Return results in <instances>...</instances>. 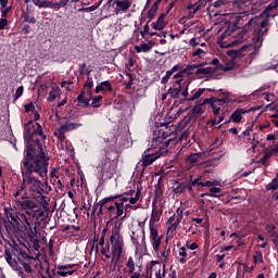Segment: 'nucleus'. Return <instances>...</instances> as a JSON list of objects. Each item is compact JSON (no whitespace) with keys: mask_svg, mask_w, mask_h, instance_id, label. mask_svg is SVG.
<instances>
[{"mask_svg":"<svg viewBox=\"0 0 278 278\" xmlns=\"http://www.w3.org/2000/svg\"><path fill=\"white\" fill-rule=\"evenodd\" d=\"M278 2L275 4H269L266 10L258 16H254L242 27L241 31L236 30V25L228 26L227 29L219 36L218 42L222 47H238L242 45L244 40L251 38V45L249 46V51H252L250 55H257L266 36H268V30L270 29V18H273V10L277 8Z\"/></svg>","mask_w":278,"mask_h":278,"instance_id":"f257e3e1","label":"nucleus"},{"mask_svg":"<svg viewBox=\"0 0 278 278\" xmlns=\"http://www.w3.org/2000/svg\"><path fill=\"white\" fill-rule=\"evenodd\" d=\"M24 138L26 141L27 160L22 165V175H47L49 173V156L42 149V142L47 136L42 131V126L34 121H29L24 127Z\"/></svg>","mask_w":278,"mask_h":278,"instance_id":"f03ea898","label":"nucleus"},{"mask_svg":"<svg viewBox=\"0 0 278 278\" xmlns=\"http://www.w3.org/2000/svg\"><path fill=\"white\" fill-rule=\"evenodd\" d=\"M189 124L190 117H185L172 131L160 130L159 136L151 141L152 148H149L143 152L142 160L137 164L132 175H144L146 166H151L155 160H159L162 155H166V153H168V144L175 142L170 136H177V134L182 129H186V126Z\"/></svg>","mask_w":278,"mask_h":278,"instance_id":"7ed1b4c3","label":"nucleus"},{"mask_svg":"<svg viewBox=\"0 0 278 278\" xmlns=\"http://www.w3.org/2000/svg\"><path fill=\"white\" fill-rule=\"evenodd\" d=\"M121 227H123V222H116L110 237L112 255L110 266L111 268L113 266V270H116V266L121 264V257H123V251L125 249V239L121 235Z\"/></svg>","mask_w":278,"mask_h":278,"instance_id":"20e7f679","label":"nucleus"},{"mask_svg":"<svg viewBox=\"0 0 278 278\" xmlns=\"http://www.w3.org/2000/svg\"><path fill=\"white\" fill-rule=\"evenodd\" d=\"M39 201L42 205V208L37 205L29 217H27L24 213H20L18 220L24 225V229L27 231V233L31 231V225H34V220H40V218L45 217V212H49L48 205L51 201V198L41 197Z\"/></svg>","mask_w":278,"mask_h":278,"instance_id":"39448f33","label":"nucleus"},{"mask_svg":"<svg viewBox=\"0 0 278 278\" xmlns=\"http://www.w3.org/2000/svg\"><path fill=\"white\" fill-rule=\"evenodd\" d=\"M14 198L15 205H17V207H20L22 212H25V216L29 218L31 214H34V211L36 210L38 204L31 201V199L27 198V194L25 193V186H21V189L14 193Z\"/></svg>","mask_w":278,"mask_h":278,"instance_id":"423d86ee","label":"nucleus"},{"mask_svg":"<svg viewBox=\"0 0 278 278\" xmlns=\"http://www.w3.org/2000/svg\"><path fill=\"white\" fill-rule=\"evenodd\" d=\"M24 188H28L31 190V192H36V194H39V199H42V197H47L46 194H49L51 192V187L48 182H42L36 176L31 175H25L23 176V185Z\"/></svg>","mask_w":278,"mask_h":278,"instance_id":"0eeeda50","label":"nucleus"},{"mask_svg":"<svg viewBox=\"0 0 278 278\" xmlns=\"http://www.w3.org/2000/svg\"><path fill=\"white\" fill-rule=\"evenodd\" d=\"M119 199L118 201H115V214L112 217V220H118V218H122V220H125L127 218V207H131V204L127 203V198L125 197H117Z\"/></svg>","mask_w":278,"mask_h":278,"instance_id":"6e6552de","label":"nucleus"},{"mask_svg":"<svg viewBox=\"0 0 278 278\" xmlns=\"http://www.w3.org/2000/svg\"><path fill=\"white\" fill-rule=\"evenodd\" d=\"M190 86V83H184V85H179L178 88H170L168 90V94L173 99H181L184 97V100L186 101V98L188 97V87Z\"/></svg>","mask_w":278,"mask_h":278,"instance_id":"1a4fd4ad","label":"nucleus"},{"mask_svg":"<svg viewBox=\"0 0 278 278\" xmlns=\"http://www.w3.org/2000/svg\"><path fill=\"white\" fill-rule=\"evenodd\" d=\"M150 241L153 247V251L157 253L160 251V244H162V237L155 229V224L150 223Z\"/></svg>","mask_w":278,"mask_h":278,"instance_id":"9d476101","label":"nucleus"},{"mask_svg":"<svg viewBox=\"0 0 278 278\" xmlns=\"http://www.w3.org/2000/svg\"><path fill=\"white\" fill-rule=\"evenodd\" d=\"M21 265L23 266L24 270L20 267H17V271L20 277L22 278H34V269L31 268V264L27 262H21Z\"/></svg>","mask_w":278,"mask_h":278,"instance_id":"9b49d317","label":"nucleus"},{"mask_svg":"<svg viewBox=\"0 0 278 278\" xmlns=\"http://www.w3.org/2000/svg\"><path fill=\"white\" fill-rule=\"evenodd\" d=\"M115 13L121 14V12L126 13L131 8V0H115Z\"/></svg>","mask_w":278,"mask_h":278,"instance_id":"f8f14e48","label":"nucleus"},{"mask_svg":"<svg viewBox=\"0 0 278 278\" xmlns=\"http://www.w3.org/2000/svg\"><path fill=\"white\" fill-rule=\"evenodd\" d=\"M118 179H121V176H117L116 178H113L112 176H98V186H118Z\"/></svg>","mask_w":278,"mask_h":278,"instance_id":"ddd939ff","label":"nucleus"},{"mask_svg":"<svg viewBox=\"0 0 278 278\" xmlns=\"http://www.w3.org/2000/svg\"><path fill=\"white\" fill-rule=\"evenodd\" d=\"M77 101L80 102V104L84 108H88V105H90V101H92V91L88 90H83L78 97H77Z\"/></svg>","mask_w":278,"mask_h":278,"instance_id":"4468645a","label":"nucleus"},{"mask_svg":"<svg viewBox=\"0 0 278 278\" xmlns=\"http://www.w3.org/2000/svg\"><path fill=\"white\" fill-rule=\"evenodd\" d=\"M140 190H129L128 192H125L124 194H121L118 197H125L127 201H129L130 205H136L140 199Z\"/></svg>","mask_w":278,"mask_h":278,"instance_id":"2eb2a0df","label":"nucleus"},{"mask_svg":"<svg viewBox=\"0 0 278 278\" xmlns=\"http://www.w3.org/2000/svg\"><path fill=\"white\" fill-rule=\"evenodd\" d=\"M199 10H201V7H199V3H195L193 5L192 4L187 5L188 13L179 20V23H186V20L192 18L194 14L199 12Z\"/></svg>","mask_w":278,"mask_h":278,"instance_id":"dca6fc26","label":"nucleus"},{"mask_svg":"<svg viewBox=\"0 0 278 278\" xmlns=\"http://www.w3.org/2000/svg\"><path fill=\"white\" fill-rule=\"evenodd\" d=\"M100 168V173L102 175H114V170H116V164L111 163L110 160H105Z\"/></svg>","mask_w":278,"mask_h":278,"instance_id":"f3484780","label":"nucleus"},{"mask_svg":"<svg viewBox=\"0 0 278 278\" xmlns=\"http://www.w3.org/2000/svg\"><path fill=\"white\" fill-rule=\"evenodd\" d=\"M113 90L112 83L104 80L96 86L94 92L96 94H99V92H112Z\"/></svg>","mask_w":278,"mask_h":278,"instance_id":"a211bd4d","label":"nucleus"},{"mask_svg":"<svg viewBox=\"0 0 278 278\" xmlns=\"http://www.w3.org/2000/svg\"><path fill=\"white\" fill-rule=\"evenodd\" d=\"M55 268L58 270L54 274L56 277H68V275H75V273H77V269H67L64 265H58Z\"/></svg>","mask_w":278,"mask_h":278,"instance_id":"6ab92c4d","label":"nucleus"},{"mask_svg":"<svg viewBox=\"0 0 278 278\" xmlns=\"http://www.w3.org/2000/svg\"><path fill=\"white\" fill-rule=\"evenodd\" d=\"M249 111L244 110V109H237L236 111H233V113L230 115L229 121L231 123H241L242 122V115L247 114Z\"/></svg>","mask_w":278,"mask_h":278,"instance_id":"aec40b11","label":"nucleus"},{"mask_svg":"<svg viewBox=\"0 0 278 278\" xmlns=\"http://www.w3.org/2000/svg\"><path fill=\"white\" fill-rule=\"evenodd\" d=\"M247 4L252 5L250 10L247 11V14H257L260 8H262V0H250Z\"/></svg>","mask_w":278,"mask_h":278,"instance_id":"412c9836","label":"nucleus"},{"mask_svg":"<svg viewBox=\"0 0 278 278\" xmlns=\"http://www.w3.org/2000/svg\"><path fill=\"white\" fill-rule=\"evenodd\" d=\"M131 241L135 244L136 249L140 247V242H144V230L134 231L131 235Z\"/></svg>","mask_w":278,"mask_h":278,"instance_id":"4be33fe9","label":"nucleus"},{"mask_svg":"<svg viewBox=\"0 0 278 278\" xmlns=\"http://www.w3.org/2000/svg\"><path fill=\"white\" fill-rule=\"evenodd\" d=\"M4 255L9 266H11L13 270H18V263L16 262V260L12 257V253L10 252V249H5Z\"/></svg>","mask_w":278,"mask_h":278,"instance_id":"5701e85b","label":"nucleus"},{"mask_svg":"<svg viewBox=\"0 0 278 278\" xmlns=\"http://www.w3.org/2000/svg\"><path fill=\"white\" fill-rule=\"evenodd\" d=\"M187 74L188 72H186V70L173 74L174 84H177L178 86H184V84H186L184 77H186Z\"/></svg>","mask_w":278,"mask_h":278,"instance_id":"b1692460","label":"nucleus"},{"mask_svg":"<svg viewBox=\"0 0 278 278\" xmlns=\"http://www.w3.org/2000/svg\"><path fill=\"white\" fill-rule=\"evenodd\" d=\"M164 14H161L159 18L152 23V28H154L156 31H162L164 27H166V22L164 21Z\"/></svg>","mask_w":278,"mask_h":278,"instance_id":"393cba45","label":"nucleus"},{"mask_svg":"<svg viewBox=\"0 0 278 278\" xmlns=\"http://www.w3.org/2000/svg\"><path fill=\"white\" fill-rule=\"evenodd\" d=\"M58 97H62V89H60V87H54L49 92V96H48L49 103H53V101L56 100Z\"/></svg>","mask_w":278,"mask_h":278,"instance_id":"a878e982","label":"nucleus"},{"mask_svg":"<svg viewBox=\"0 0 278 278\" xmlns=\"http://www.w3.org/2000/svg\"><path fill=\"white\" fill-rule=\"evenodd\" d=\"M187 188H188V190H192V187L187 186L184 182L175 181V184H174V192L176 194H181L182 192H186Z\"/></svg>","mask_w":278,"mask_h":278,"instance_id":"bb28decb","label":"nucleus"},{"mask_svg":"<svg viewBox=\"0 0 278 278\" xmlns=\"http://www.w3.org/2000/svg\"><path fill=\"white\" fill-rule=\"evenodd\" d=\"M205 90H208L210 92H212V89L201 88V89H198L197 91H194L192 96H190V97L187 96L185 101H197V100L201 99V96L203 94V92H205Z\"/></svg>","mask_w":278,"mask_h":278,"instance_id":"cd10ccee","label":"nucleus"},{"mask_svg":"<svg viewBox=\"0 0 278 278\" xmlns=\"http://www.w3.org/2000/svg\"><path fill=\"white\" fill-rule=\"evenodd\" d=\"M179 71V65H174L170 70H168L165 74V76L162 78V84H168V79L175 75Z\"/></svg>","mask_w":278,"mask_h":278,"instance_id":"c85d7f7f","label":"nucleus"},{"mask_svg":"<svg viewBox=\"0 0 278 278\" xmlns=\"http://www.w3.org/2000/svg\"><path fill=\"white\" fill-rule=\"evenodd\" d=\"M124 75H126V77L128 78V81L124 83V86L126 88V90L131 89V87L134 86L135 81H136V75L129 73V72H125Z\"/></svg>","mask_w":278,"mask_h":278,"instance_id":"c756f323","label":"nucleus"},{"mask_svg":"<svg viewBox=\"0 0 278 278\" xmlns=\"http://www.w3.org/2000/svg\"><path fill=\"white\" fill-rule=\"evenodd\" d=\"M54 136H56V138L61 142H64V140L66 139V128L64 127V125H61L59 128L55 129Z\"/></svg>","mask_w":278,"mask_h":278,"instance_id":"7c9ffc66","label":"nucleus"},{"mask_svg":"<svg viewBox=\"0 0 278 278\" xmlns=\"http://www.w3.org/2000/svg\"><path fill=\"white\" fill-rule=\"evenodd\" d=\"M114 199H118V195L109 197L100 200L98 203V206H99L98 214H103V207H105V203H110V201H114Z\"/></svg>","mask_w":278,"mask_h":278,"instance_id":"2f4dec72","label":"nucleus"},{"mask_svg":"<svg viewBox=\"0 0 278 278\" xmlns=\"http://www.w3.org/2000/svg\"><path fill=\"white\" fill-rule=\"evenodd\" d=\"M177 103L178 102H174V104L172 105V112H174V118H179L180 114H184V112H186L188 110V108H184V106H179L177 109Z\"/></svg>","mask_w":278,"mask_h":278,"instance_id":"473e14b6","label":"nucleus"},{"mask_svg":"<svg viewBox=\"0 0 278 278\" xmlns=\"http://www.w3.org/2000/svg\"><path fill=\"white\" fill-rule=\"evenodd\" d=\"M151 49H152L151 45L144 43V42H142L139 46H135V51H137V53H149Z\"/></svg>","mask_w":278,"mask_h":278,"instance_id":"72a5a7b5","label":"nucleus"},{"mask_svg":"<svg viewBox=\"0 0 278 278\" xmlns=\"http://www.w3.org/2000/svg\"><path fill=\"white\" fill-rule=\"evenodd\" d=\"M192 55L195 60H203L205 59V55H207V49L198 48L192 52Z\"/></svg>","mask_w":278,"mask_h":278,"instance_id":"f704fd0d","label":"nucleus"},{"mask_svg":"<svg viewBox=\"0 0 278 278\" xmlns=\"http://www.w3.org/2000/svg\"><path fill=\"white\" fill-rule=\"evenodd\" d=\"M222 99H218V98H212L211 101H214L216 104L219 105H225V103H228L229 102V93H222Z\"/></svg>","mask_w":278,"mask_h":278,"instance_id":"c9c22d12","label":"nucleus"},{"mask_svg":"<svg viewBox=\"0 0 278 278\" xmlns=\"http://www.w3.org/2000/svg\"><path fill=\"white\" fill-rule=\"evenodd\" d=\"M203 29H205V27L203 26V23H201L200 21H194L193 27H191V29L188 30V34H190V31H194L195 34H201Z\"/></svg>","mask_w":278,"mask_h":278,"instance_id":"e433bc0d","label":"nucleus"},{"mask_svg":"<svg viewBox=\"0 0 278 278\" xmlns=\"http://www.w3.org/2000/svg\"><path fill=\"white\" fill-rule=\"evenodd\" d=\"M220 191H222L220 188L212 187V188H210L208 192L202 193L201 197L220 198V195H217V194H219Z\"/></svg>","mask_w":278,"mask_h":278,"instance_id":"4c0bfd02","label":"nucleus"},{"mask_svg":"<svg viewBox=\"0 0 278 278\" xmlns=\"http://www.w3.org/2000/svg\"><path fill=\"white\" fill-rule=\"evenodd\" d=\"M126 268H128L129 275H134V271H136V261H134L132 256L128 257V261L126 262Z\"/></svg>","mask_w":278,"mask_h":278,"instance_id":"58836bf2","label":"nucleus"},{"mask_svg":"<svg viewBox=\"0 0 278 278\" xmlns=\"http://www.w3.org/2000/svg\"><path fill=\"white\" fill-rule=\"evenodd\" d=\"M187 161L189 164H199L201 162V153H193L187 156Z\"/></svg>","mask_w":278,"mask_h":278,"instance_id":"ea45409f","label":"nucleus"},{"mask_svg":"<svg viewBox=\"0 0 278 278\" xmlns=\"http://www.w3.org/2000/svg\"><path fill=\"white\" fill-rule=\"evenodd\" d=\"M235 66H236V64L233 63V61H228V62H226V63L219 64L218 68H219L220 71L227 72V71H232V68H233Z\"/></svg>","mask_w":278,"mask_h":278,"instance_id":"a19ab883","label":"nucleus"},{"mask_svg":"<svg viewBox=\"0 0 278 278\" xmlns=\"http://www.w3.org/2000/svg\"><path fill=\"white\" fill-rule=\"evenodd\" d=\"M63 127H65V131H73L78 127H81V123L70 122V123L63 124Z\"/></svg>","mask_w":278,"mask_h":278,"instance_id":"79ce46f5","label":"nucleus"},{"mask_svg":"<svg viewBox=\"0 0 278 278\" xmlns=\"http://www.w3.org/2000/svg\"><path fill=\"white\" fill-rule=\"evenodd\" d=\"M201 114H203V109L201 108V105H195L192 108L191 110V116L193 118H199V116H201Z\"/></svg>","mask_w":278,"mask_h":278,"instance_id":"37998d69","label":"nucleus"},{"mask_svg":"<svg viewBox=\"0 0 278 278\" xmlns=\"http://www.w3.org/2000/svg\"><path fill=\"white\" fill-rule=\"evenodd\" d=\"M179 255H180V258H179L180 264H186V262H188V260H186V257H188V252L186 250V247H181L179 249Z\"/></svg>","mask_w":278,"mask_h":278,"instance_id":"c03bdc74","label":"nucleus"},{"mask_svg":"<svg viewBox=\"0 0 278 278\" xmlns=\"http://www.w3.org/2000/svg\"><path fill=\"white\" fill-rule=\"evenodd\" d=\"M30 244L34 251H40V239L38 237H30Z\"/></svg>","mask_w":278,"mask_h":278,"instance_id":"a18cd8bd","label":"nucleus"},{"mask_svg":"<svg viewBox=\"0 0 278 278\" xmlns=\"http://www.w3.org/2000/svg\"><path fill=\"white\" fill-rule=\"evenodd\" d=\"M236 3V0H217L214 2V8H223V5H229Z\"/></svg>","mask_w":278,"mask_h":278,"instance_id":"49530a36","label":"nucleus"},{"mask_svg":"<svg viewBox=\"0 0 278 278\" xmlns=\"http://www.w3.org/2000/svg\"><path fill=\"white\" fill-rule=\"evenodd\" d=\"M220 180H206L205 182H202L203 188H212V186H222Z\"/></svg>","mask_w":278,"mask_h":278,"instance_id":"de8ad7c7","label":"nucleus"},{"mask_svg":"<svg viewBox=\"0 0 278 278\" xmlns=\"http://www.w3.org/2000/svg\"><path fill=\"white\" fill-rule=\"evenodd\" d=\"M104 210H108V212H110V217L112 218L114 216V214H116V202H114L111 205L105 203Z\"/></svg>","mask_w":278,"mask_h":278,"instance_id":"09e8293b","label":"nucleus"},{"mask_svg":"<svg viewBox=\"0 0 278 278\" xmlns=\"http://www.w3.org/2000/svg\"><path fill=\"white\" fill-rule=\"evenodd\" d=\"M157 10H160V7L157 4H153L150 10L148 11V18L153 20V16L157 14Z\"/></svg>","mask_w":278,"mask_h":278,"instance_id":"8fccbe9b","label":"nucleus"},{"mask_svg":"<svg viewBox=\"0 0 278 278\" xmlns=\"http://www.w3.org/2000/svg\"><path fill=\"white\" fill-rule=\"evenodd\" d=\"M199 73H203V75H212L213 73H216V67L207 66L198 70Z\"/></svg>","mask_w":278,"mask_h":278,"instance_id":"3c124183","label":"nucleus"},{"mask_svg":"<svg viewBox=\"0 0 278 278\" xmlns=\"http://www.w3.org/2000/svg\"><path fill=\"white\" fill-rule=\"evenodd\" d=\"M10 218L12 222H4V227L7 229V231H10V225H12L13 227H15V225H18V219H16V217L12 216V214H10Z\"/></svg>","mask_w":278,"mask_h":278,"instance_id":"603ef678","label":"nucleus"},{"mask_svg":"<svg viewBox=\"0 0 278 278\" xmlns=\"http://www.w3.org/2000/svg\"><path fill=\"white\" fill-rule=\"evenodd\" d=\"M101 101H103V96H97L92 98L91 106L92 108H101Z\"/></svg>","mask_w":278,"mask_h":278,"instance_id":"864d4df0","label":"nucleus"},{"mask_svg":"<svg viewBox=\"0 0 278 278\" xmlns=\"http://www.w3.org/2000/svg\"><path fill=\"white\" fill-rule=\"evenodd\" d=\"M23 18L25 23H30V25H35L36 23V17L34 15H30L29 13H23Z\"/></svg>","mask_w":278,"mask_h":278,"instance_id":"5fc2aeb1","label":"nucleus"},{"mask_svg":"<svg viewBox=\"0 0 278 278\" xmlns=\"http://www.w3.org/2000/svg\"><path fill=\"white\" fill-rule=\"evenodd\" d=\"M211 110L214 116H218V114H220V105L216 104V102L213 100L211 102Z\"/></svg>","mask_w":278,"mask_h":278,"instance_id":"6e6d98bb","label":"nucleus"},{"mask_svg":"<svg viewBox=\"0 0 278 278\" xmlns=\"http://www.w3.org/2000/svg\"><path fill=\"white\" fill-rule=\"evenodd\" d=\"M92 86H94V81L92 80L91 77H88L87 80L85 81V85H84V90L86 92H88V90H92Z\"/></svg>","mask_w":278,"mask_h":278,"instance_id":"4d7b16f0","label":"nucleus"},{"mask_svg":"<svg viewBox=\"0 0 278 278\" xmlns=\"http://www.w3.org/2000/svg\"><path fill=\"white\" fill-rule=\"evenodd\" d=\"M278 188V178H274L271 180V182H269L267 186H266V190H277Z\"/></svg>","mask_w":278,"mask_h":278,"instance_id":"13d9d810","label":"nucleus"},{"mask_svg":"<svg viewBox=\"0 0 278 278\" xmlns=\"http://www.w3.org/2000/svg\"><path fill=\"white\" fill-rule=\"evenodd\" d=\"M25 88L23 86H20L14 94V101H18V99H21L23 97V92H24Z\"/></svg>","mask_w":278,"mask_h":278,"instance_id":"bf43d9fd","label":"nucleus"},{"mask_svg":"<svg viewBox=\"0 0 278 278\" xmlns=\"http://www.w3.org/2000/svg\"><path fill=\"white\" fill-rule=\"evenodd\" d=\"M253 260H254L255 264H257V262H260L262 264V262H264V255L262 254V252L257 251L253 255Z\"/></svg>","mask_w":278,"mask_h":278,"instance_id":"052dcab7","label":"nucleus"},{"mask_svg":"<svg viewBox=\"0 0 278 278\" xmlns=\"http://www.w3.org/2000/svg\"><path fill=\"white\" fill-rule=\"evenodd\" d=\"M35 110H36V104H34V102H29L24 105V111L26 113L34 112Z\"/></svg>","mask_w":278,"mask_h":278,"instance_id":"680f3d73","label":"nucleus"},{"mask_svg":"<svg viewBox=\"0 0 278 278\" xmlns=\"http://www.w3.org/2000/svg\"><path fill=\"white\" fill-rule=\"evenodd\" d=\"M101 253L102 255H104V257H106V260H110V257H112V255H110V243H108L105 248L101 249Z\"/></svg>","mask_w":278,"mask_h":278,"instance_id":"e2e57ef3","label":"nucleus"},{"mask_svg":"<svg viewBox=\"0 0 278 278\" xmlns=\"http://www.w3.org/2000/svg\"><path fill=\"white\" fill-rule=\"evenodd\" d=\"M12 11V7H1L0 12H1V16L8 17V14H10V12Z\"/></svg>","mask_w":278,"mask_h":278,"instance_id":"0e129e2a","label":"nucleus"},{"mask_svg":"<svg viewBox=\"0 0 278 278\" xmlns=\"http://www.w3.org/2000/svg\"><path fill=\"white\" fill-rule=\"evenodd\" d=\"M43 8H50L51 10H55V8H58V2L43 1Z\"/></svg>","mask_w":278,"mask_h":278,"instance_id":"69168bd1","label":"nucleus"},{"mask_svg":"<svg viewBox=\"0 0 278 278\" xmlns=\"http://www.w3.org/2000/svg\"><path fill=\"white\" fill-rule=\"evenodd\" d=\"M164 194V190H162V185L157 184L155 187V197L156 199H160Z\"/></svg>","mask_w":278,"mask_h":278,"instance_id":"338daca9","label":"nucleus"},{"mask_svg":"<svg viewBox=\"0 0 278 278\" xmlns=\"http://www.w3.org/2000/svg\"><path fill=\"white\" fill-rule=\"evenodd\" d=\"M8 27V17L1 15L0 18V29H5Z\"/></svg>","mask_w":278,"mask_h":278,"instance_id":"774afa93","label":"nucleus"}]
</instances>
